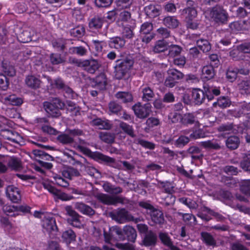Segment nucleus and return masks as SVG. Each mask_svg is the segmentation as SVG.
Returning a JSON list of instances; mask_svg holds the SVG:
<instances>
[{"label":"nucleus","instance_id":"nucleus-1","mask_svg":"<svg viewBox=\"0 0 250 250\" xmlns=\"http://www.w3.org/2000/svg\"><path fill=\"white\" fill-rule=\"evenodd\" d=\"M117 235L120 240L125 239V235L128 240L134 242L137 237V233L135 229L130 226H125L122 229L117 226L112 227L109 229L108 232L104 231V240L106 243L113 245L115 241L114 235Z\"/></svg>","mask_w":250,"mask_h":250},{"label":"nucleus","instance_id":"nucleus-2","mask_svg":"<svg viewBox=\"0 0 250 250\" xmlns=\"http://www.w3.org/2000/svg\"><path fill=\"white\" fill-rule=\"evenodd\" d=\"M44 108L48 114L52 117H58L61 115L60 109L66 106L67 110L71 113L72 115H77L79 112V109L75 104L71 101H67L66 104L59 99H54L51 103L45 102L43 104Z\"/></svg>","mask_w":250,"mask_h":250},{"label":"nucleus","instance_id":"nucleus-3","mask_svg":"<svg viewBox=\"0 0 250 250\" xmlns=\"http://www.w3.org/2000/svg\"><path fill=\"white\" fill-rule=\"evenodd\" d=\"M181 123L186 125L194 124L195 128L193 132L190 135L191 138L196 139L206 136L203 130L200 128L201 124L197 121L193 113H187L182 116Z\"/></svg>","mask_w":250,"mask_h":250},{"label":"nucleus","instance_id":"nucleus-4","mask_svg":"<svg viewBox=\"0 0 250 250\" xmlns=\"http://www.w3.org/2000/svg\"><path fill=\"white\" fill-rule=\"evenodd\" d=\"M110 215L113 220L119 223H124L130 221L137 222V219H134L127 211L123 208L113 211L110 213Z\"/></svg>","mask_w":250,"mask_h":250},{"label":"nucleus","instance_id":"nucleus-5","mask_svg":"<svg viewBox=\"0 0 250 250\" xmlns=\"http://www.w3.org/2000/svg\"><path fill=\"white\" fill-rule=\"evenodd\" d=\"M139 205L147 209L150 214L152 221L156 224H161L164 221V217L161 211L155 209L150 204L144 202H141Z\"/></svg>","mask_w":250,"mask_h":250},{"label":"nucleus","instance_id":"nucleus-6","mask_svg":"<svg viewBox=\"0 0 250 250\" xmlns=\"http://www.w3.org/2000/svg\"><path fill=\"white\" fill-rule=\"evenodd\" d=\"M209 16L216 22L224 23L227 21L228 14L221 6H216L209 11Z\"/></svg>","mask_w":250,"mask_h":250},{"label":"nucleus","instance_id":"nucleus-7","mask_svg":"<svg viewBox=\"0 0 250 250\" xmlns=\"http://www.w3.org/2000/svg\"><path fill=\"white\" fill-rule=\"evenodd\" d=\"M48 83L50 84V86L53 88L61 89L63 88L65 91L64 96L68 98H74L76 94L73 93L72 90L67 86H64L62 80L57 79L52 81L48 77H45Z\"/></svg>","mask_w":250,"mask_h":250},{"label":"nucleus","instance_id":"nucleus-8","mask_svg":"<svg viewBox=\"0 0 250 250\" xmlns=\"http://www.w3.org/2000/svg\"><path fill=\"white\" fill-rule=\"evenodd\" d=\"M205 99V93L202 90L198 88L193 89L192 91L191 99H188L187 95L183 97L184 102L189 104L191 102L196 104H201Z\"/></svg>","mask_w":250,"mask_h":250},{"label":"nucleus","instance_id":"nucleus-9","mask_svg":"<svg viewBox=\"0 0 250 250\" xmlns=\"http://www.w3.org/2000/svg\"><path fill=\"white\" fill-rule=\"evenodd\" d=\"M167 76L165 80L166 86L169 87H173L177 83V81L181 79L183 77L182 73L175 69L168 70Z\"/></svg>","mask_w":250,"mask_h":250},{"label":"nucleus","instance_id":"nucleus-10","mask_svg":"<svg viewBox=\"0 0 250 250\" xmlns=\"http://www.w3.org/2000/svg\"><path fill=\"white\" fill-rule=\"evenodd\" d=\"M118 24L121 26L135 27V21L131 18L129 12L123 11L120 14Z\"/></svg>","mask_w":250,"mask_h":250},{"label":"nucleus","instance_id":"nucleus-11","mask_svg":"<svg viewBox=\"0 0 250 250\" xmlns=\"http://www.w3.org/2000/svg\"><path fill=\"white\" fill-rule=\"evenodd\" d=\"M66 210L69 216V217L67 219L68 222L73 227L81 228L83 225L81 220L82 217L73 210L70 207H67Z\"/></svg>","mask_w":250,"mask_h":250},{"label":"nucleus","instance_id":"nucleus-12","mask_svg":"<svg viewBox=\"0 0 250 250\" xmlns=\"http://www.w3.org/2000/svg\"><path fill=\"white\" fill-rule=\"evenodd\" d=\"M42 226L43 228L49 233L56 231L57 229L56 221L50 214H47V215L45 216V218L42 221Z\"/></svg>","mask_w":250,"mask_h":250},{"label":"nucleus","instance_id":"nucleus-13","mask_svg":"<svg viewBox=\"0 0 250 250\" xmlns=\"http://www.w3.org/2000/svg\"><path fill=\"white\" fill-rule=\"evenodd\" d=\"M150 105L149 104H146L144 105H142L139 103L133 106V109L137 117L140 118H144L148 115L150 111Z\"/></svg>","mask_w":250,"mask_h":250},{"label":"nucleus","instance_id":"nucleus-14","mask_svg":"<svg viewBox=\"0 0 250 250\" xmlns=\"http://www.w3.org/2000/svg\"><path fill=\"white\" fill-rule=\"evenodd\" d=\"M82 134V130L75 129L69 131V135L64 133L58 136L57 139L62 144H70L73 142V138L71 136H79Z\"/></svg>","mask_w":250,"mask_h":250},{"label":"nucleus","instance_id":"nucleus-15","mask_svg":"<svg viewBox=\"0 0 250 250\" xmlns=\"http://www.w3.org/2000/svg\"><path fill=\"white\" fill-rule=\"evenodd\" d=\"M6 193L8 198L14 203H18L21 199L20 190L13 185L7 187Z\"/></svg>","mask_w":250,"mask_h":250},{"label":"nucleus","instance_id":"nucleus-16","mask_svg":"<svg viewBox=\"0 0 250 250\" xmlns=\"http://www.w3.org/2000/svg\"><path fill=\"white\" fill-rule=\"evenodd\" d=\"M97 198L102 203L107 205H115L122 203V199L119 196H110L103 193H98Z\"/></svg>","mask_w":250,"mask_h":250},{"label":"nucleus","instance_id":"nucleus-17","mask_svg":"<svg viewBox=\"0 0 250 250\" xmlns=\"http://www.w3.org/2000/svg\"><path fill=\"white\" fill-rule=\"evenodd\" d=\"M187 5L188 7L180 11L181 12V15H184L186 14L185 18L187 20H193L197 16V11L193 7H190V6H193L194 2L192 0H187Z\"/></svg>","mask_w":250,"mask_h":250},{"label":"nucleus","instance_id":"nucleus-18","mask_svg":"<svg viewBox=\"0 0 250 250\" xmlns=\"http://www.w3.org/2000/svg\"><path fill=\"white\" fill-rule=\"evenodd\" d=\"M43 185L44 188L47 189L49 192L55 195L58 199L64 201L70 200L69 197L65 193L62 192L61 191L55 188L52 186L49 183L43 182Z\"/></svg>","mask_w":250,"mask_h":250},{"label":"nucleus","instance_id":"nucleus-19","mask_svg":"<svg viewBox=\"0 0 250 250\" xmlns=\"http://www.w3.org/2000/svg\"><path fill=\"white\" fill-rule=\"evenodd\" d=\"M1 102L6 105L20 106L23 103V100L15 95H11L2 98Z\"/></svg>","mask_w":250,"mask_h":250},{"label":"nucleus","instance_id":"nucleus-20","mask_svg":"<svg viewBox=\"0 0 250 250\" xmlns=\"http://www.w3.org/2000/svg\"><path fill=\"white\" fill-rule=\"evenodd\" d=\"M145 11L147 16L151 18H155L160 14L161 7L159 5L150 4L145 7Z\"/></svg>","mask_w":250,"mask_h":250},{"label":"nucleus","instance_id":"nucleus-21","mask_svg":"<svg viewBox=\"0 0 250 250\" xmlns=\"http://www.w3.org/2000/svg\"><path fill=\"white\" fill-rule=\"evenodd\" d=\"M25 83L28 87L36 89L40 87L41 82L37 77L30 75L26 77Z\"/></svg>","mask_w":250,"mask_h":250},{"label":"nucleus","instance_id":"nucleus-22","mask_svg":"<svg viewBox=\"0 0 250 250\" xmlns=\"http://www.w3.org/2000/svg\"><path fill=\"white\" fill-rule=\"evenodd\" d=\"M163 187L165 192L168 194L166 198V202L168 204H173L175 201V197L172 195L174 190L172 184L169 182H166L163 184Z\"/></svg>","mask_w":250,"mask_h":250},{"label":"nucleus","instance_id":"nucleus-23","mask_svg":"<svg viewBox=\"0 0 250 250\" xmlns=\"http://www.w3.org/2000/svg\"><path fill=\"white\" fill-rule=\"evenodd\" d=\"M37 122L39 125L42 127V131L44 132L47 133L49 134L55 135L57 133V130L51 127L50 126L45 125L47 123V121L46 118H42L37 119Z\"/></svg>","mask_w":250,"mask_h":250},{"label":"nucleus","instance_id":"nucleus-24","mask_svg":"<svg viewBox=\"0 0 250 250\" xmlns=\"http://www.w3.org/2000/svg\"><path fill=\"white\" fill-rule=\"evenodd\" d=\"M125 41L120 37H115L110 39L108 44L111 48L119 49L124 47Z\"/></svg>","mask_w":250,"mask_h":250},{"label":"nucleus","instance_id":"nucleus-25","mask_svg":"<svg viewBox=\"0 0 250 250\" xmlns=\"http://www.w3.org/2000/svg\"><path fill=\"white\" fill-rule=\"evenodd\" d=\"M214 76V72L212 65H207L203 67L202 70V79L207 81L212 79Z\"/></svg>","mask_w":250,"mask_h":250},{"label":"nucleus","instance_id":"nucleus-26","mask_svg":"<svg viewBox=\"0 0 250 250\" xmlns=\"http://www.w3.org/2000/svg\"><path fill=\"white\" fill-rule=\"evenodd\" d=\"M94 84L92 85L97 87L100 90H103L105 88L106 84V78L104 74H101L98 76L93 81Z\"/></svg>","mask_w":250,"mask_h":250},{"label":"nucleus","instance_id":"nucleus-27","mask_svg":"<svg viewBox=\"0 0 250 250\" xmlns=\"http://www.w3.org/2000/svg\"><path fill=\"white\" fill-rule=\"evenodd\" d=\"M103 20L99 16H95L89 22V27L91 30L100 29L103 25Z\"/></svg>","mask_w":250,"mask_h":250},{"label":"nucleus","instance_id":"nucleus-28","mask_svg":"<svg viewBox=\"0 0 250 250\" xmlns=\"http://www.w3.org/2000/svg\"><path fill=\"white\" fill-rule=\"evenodd\" d=\"M75 208L81 212L87 215H92L95 213L94 210L92 208L82 203H76Z\"/></svg>","mask_w":250,"mask_h":250},{"label":"nucleus","instance_id":"nucleus-29","mask_svg":"<svg viewBox=\"0 0 250 250\" xmlns=\"http://www.w3.org/2000/svg\"><path fill=\"white\" fill-rule=\"evenodd\" d=\"M2 68L5 75L12 77L15 75V70L13 66L7 61H4L2 62Z\"/></svg>","mask_w":250,"mask_h":250},{"label":"nucleus","instance_id":"nucleus-30","mask_svg":"<svg viewBox=\"0 0 250 250\" xmlns=\"http://www.w3.org/2000/svg\"><path fill=\"white\" fill-rule=\"evenodd\" d=\"M205 89L206 95L208 101L213 99V95L218 96L220 93L219 88L217 87H205Z\"/></svg>","mask_w":250,"mask_h":250},{"label":"nucleus","instance_id":"nucleus-31","mask_svg":"<svg viewBox=\"0 0 250 250\" xmlns=\"http://www.w3.org/2000/svg\"><path fill=\"white\" fill-rule=\"evenodd\" d=\"M168 43L164 40H160L157 41L154 46L153 47V50L155 53H160L164 52L168 49Z\"/></svg>","mask_w":250,"mask_h":250},{"label":"nucleus","instance_id":"nucleus-32","mask_svg":"<svg viewBox=\"0 0 250 250\" xmlns=\"http://www.w3.org/2000/svg\"><path fill=\"white\" fill-rule=\"evenodd\" d=\"M165 25L169 28H175L179 24V21L177 19L173 16H168L164 20Z\"/></svg>","mask_w":250,"mask_h":250},{"label":"nucleus","instance_id":"nucleus-33","mask_svg":"<svg viewBox=\"0 0 250 250\" xmlns=\"http://www.w3.org/2000/svg\"><path fill=\"white\" fill-rule=\"evenodd\" d=\"M198 47L204 52H207L211 49V46L208 41L204 39H200L196 42Z\"/></svg>","mask_w":250,"mask_h":250},{"label":"nucleus","instance_id":"nucleus-34","mask_svg":"<svg viewBox=\"0 0 250 250\" xmlns=\"http://www.w3.org/2000/svg\"><path fill=\"white\" fill-rule=\"evenodd\" d=\"M62 238L66 243H70L75 240L76 235L72 230L68 229L63 232Z\"/></svg>","mask_w":250,"mask_h":250},{"label":"nucleus","instance_id":"nucleus-35","mask_svg":"<svg viewBox=\"0 0 250 250\" xmlns=\"http://www.w3.org/2000/svg\"><path fill=\"white\" fill-rule=\"evenodd\" d=\"M3 210L7 215L14 217L18 216L17 210H16V206H15L4 205L3 207Z\"/></svg>","mask_w":250,"mask_h":250},{"label":"nucleus","instance_id":"nucleus-36","mask_svg":"<svg viewBox=\"0 0 250 250\" xmlns=\"http://www.w3.org/2000/svg\"><path fill=\"white\" fill-rule=\"evenodd\" d=\"M117 99L124 103H127L132 101V95L128 92H119L116 95Z\"/></svg>","mask_w":250,"mask_h":250},{"label":"nucleus","instance_id":"nucleus-37","mask_svg":"<svg viewBox=\"0 0 250 250\" xmlns=\"http://www.w3.org/2000/svg\"><path fill=\"white\" fill-rule=\"evenodd\" d=\"M156 235L152 232H149L146 234L143 242L146 246H150L155 244L156 241Z\"/></svg>","mask_w":250,"mask_h":250},{"label":"nucleus","instance_id":"nucleus-38","mask_svg":"<svg viewBox=\"0 0 250 250\" xmlns=\"http://www.w3.org/2000/svg\"><path fill=\"white\" fill-rule=\"evenodd\" d=\"M0 222L5 231L10 233L13 232L14 227L7 218L1 217L0 220Z\"/></svg>","mask_w":250,"mask_h":250},{"label":"nucleus","instance_id":"nucleus-39","mask_svg":"<svg viewBox=\"0 0 250 250\" xmlns=\"http://www.w3.org/2000/svg\"><path fill=\"white\" fill-rule=\"evenodd\" d=\"M101 139L107 143H112L115 138V135L107 132H101L100 134Z\"/></svg>","mask_w":250,"mask_h":250},{"label":"nucleus","instance_id":"nucleus-40","mask_svg":"<svg viewBox=\"0 0 250 250\" xmlns=\"http://www.w3.org/2000/svg\"><path fill=\"white\" fill-rule=\"evenodd\" d=\"M169 52V55L171 57H174L175 56L179 55L181 51V48L177 45L170 44L168 46Z\"/></svg>","mask_w":250,"mask_h":250},{"label":"nucleus","instance_id":"nucleus-41","mask_svg":"<svg viewBox=\"0 0 250 250\" xmlns=\"http://www.w3.org/2000/svg\"><path fill=\"white\" fill-rule=\"evenodd\" d=\"M88 64L85 68V69L89 73H94L95 71L99 68V64L98 62L95 60H91L90 62H85V64Z\"/></svg>","mask_w":250,"mask_h":250},{"label":"nucleus","instance_id":"nucleus-42","mask_svg":"<svg viewBox=\"0 0 250 250\" xmlns=\"http://www.w3.org/2000/svg\"><path fill=\"white\" fill-rule=\"evenodd\" d=\"M229 104L230 102L229 99L226 98V97H223L219 98L217 100V102H214L213 104V106L214 107L218 106L221 108H225L229 106Z\"/></svg>","mask_w":250,"mask_h":250},{"label":"nucleus","instance_id":"nucleus-43","mask_svg":"<svg viewBox=\"0 0 250 250\" xmlns=\"http://www.w3.org/2000/svg\"><path fill=\"white\" fill-rule=\"evenodd\" d=\"M79 174V172L75 169L71 167H68L62 172L63 176L68 179H71L73 176H77Z\"/></svg>","mask_w":250,"mask_h":250},{"label":"nucleus","instance_id":"nucleus-44","mask_svg":"<svg viewBox=\"0 0 250 250\" xmlns=\"http://www.w3.org/2000/svg\"><path fill=\"white\" fill-rule=\"evenodd\" d=\"M218 129L219 131L222 132V135L225 137H227V135L233 133L232 125H222Z\"/></svg>","mask_w":250,"mask_h":250},{"label":"nucleus","instance_id":"nucleus-45","mask_svg":"<svg viewBox=\"0 0 250 250\" xmlns=\"http://www.w3.org/2000/svg\"><path fill=\"white\" fill-rule=\"evenodd\" d=\"M8 164L10 167L15 170L19 169L21 167V163L20 160L19 158L15 157H11Z\"/></svg>","mask_w":250,"mask_h":250},{"label":"nucleus","instance_id":"nucleus-46","mask_svg":"<svg viewBox=\"0 0 250 250\" xmlns=\"http://www.w3.org/2000/svg\"><path fill=\"white\" fill-rule=\"evenodd\" d=\"M179 201L191 209H195L198 206L196 202L190 198H181L179 199Z\"/></svg>","mask_w":250,"mask_h":250},{"label":"nucleus","instance_id":"nucleus-47","mask_svg":"<svg viewBox=\"0 0 250 250\" xmlns=\"http://www.w3.org/2000/svg\"><path fill=\"white\" fill-rule=\"evenodd\" d=\"M143 100L145 101H149L154 96L153 91L148 87L143 89Z\"/></svg>","mask_w":250,"mask_h":250},{"label":"nucleus","instance_id":"nucleus-48","mask_svg":"<svg viewBox=\"0 0 250 250\" xmlns=\"http://www.w3.org/2000/svg\"><path fill=\"white\" fill-rule=\"evenodd\" d=\"M203 241L208 245L214 246L215 242L212 236L207 232H202L201 234Z\"/></svg>","mask_w":250,"mask_h":250},{"label":"nucleus","instance_id":"nucleus-49","mask_svg":"<svg viewBox=\"0 0 250 250\" xmlns=\"http://www.w3.org/2000/svg\"><path fill=\"white\" fill-rule=\"evenodd\" d=\"M85 32L84 28L83 26H78L71 31V34L74 37L80 38L83 36Z\"/></svg>","mask_w":250,"mask_h":250},{"label":"nucleus","instance_id":"nucleus-50","mask_svg":"<svg viewBox=\"0 0 250 250\" xmlns=\"http://www.w3.org/2000/svg\"><path fill=\"white\" fill-rule=\"evenodd\" d=\"M119 126L125 132L131 137L134 136L132 126L124 122L120 123Z\"/></svg>","mask_w":250,"mask_h":250},{"label":"nucleus","instance_id":"nucleus-51","mask_svg":"<svg viewBox=\"0 0 250 250\" xmlns=\"http://www.w3.org/2000/svg\"><path fill=\"white\" fill-rule=\"evenodd\" d=\"M182 116L179 112H171L168 115V120L173 123L180 121L181 123Z\"/></svg>","mask_w":250,"mask_h":250},{"label":"nucleus","instance_id":"nucleus-52","mask_svg":"<svg viewBox=\"0 0 250 250\" xmlns=\"http://www.w3.org/2000/svg\"><path fill=\"white\" fill-rule=\"evenodd\" d=\"M159 237L162 242L165 245L169 247L170 249L172 248V247H174V246L172 245V243L167 234L165 233H161Z\"/></svg>","mask_w":250,"mask_h":250},{"label":"nucleus","instance_id":"nucleus-53","mask_svg":"<svg viewBox=\"0 0 250 250\" xmlns=\"http://www.w3.org/2000/svg\"><path fill=\"white\" fill-rule=\"evenodd\" d=\"M133 0H117L116 3L117 7L119 9L127 8L132 3Z\"/></svg>","mask_w":250,"mask_h":250},{"label":"nucleus","instance_id":"nucleus-54","mask_svg":"<svg viewBox=\"0 0 250 250\" xmlns=\"http://www.w3.org/2000/svg\"><path fill=\"white\" fill-rule=\"evenodd\" d=\"M123 30L122 31L123 36L127 39H131L133 37V29L135 27H130L128 26H122Z\"/></svg>","mask_w":250,"mask_h":250},{"label":"nucleus","instance_id":"nucleus-55","mask_svg":"<svg viewBox=\"0 0 250 250\" xmlns=\"http://www.w3.org/2000/svg\"><path fill=\"white\" fill-rule=\"evenodd\" d=\"M152 25L148 22L144 23L141 26L140 33L141 34H148L152 30Z\"/></svg>","mask_w":250,"mask_h":250},{"label":"nucleus","instance_id":"nucleus-56","mask_svg":"<svg viewBox=\"0 0 250 250\" xmlns=\"http://www.w3.org/2000/svg\"><path fill=\"white\" fill-rule=\"evenodd\" d=\"M9 83L5 75H0V89L6 90L8 87Z\"/></svg>","mask_w":250,"mask_h":250},{"label":"nucleus","instance_id":"nucleus-57","mask_svg":"<svg viewBox=\"0 0 250 250\" xmlns=\"http://www.w3.org/2000/svg\"><path fill=\"white\" fill-rule=\"evenodd\" d=\"M189 138L185 136H181L175 142V145L178 147H182L189 142Z\"/></svg>","mask_w":250,"mask_h":250},{"label":"nucleus","instance_id":"nucleus-58","mask_svg":"<svg viewBox=\"0 0 250 250\" xmlns=\"http://www.w3.org/2000/svg\"><path fill=\"white\" fill-rule=\"evenodd\" d=\"M202 145L204 147L208 148L217 149L219 147L218 144L213 141L203 142H202Z\"/></svg>","mask_w":250,"mask_h":250},{"label":"nucleus","instance_id":"nucleus-59","mask_svg":"<svg viewBox=\"0 0 250 250\" xmlns=\"http://www.w3.org/2000/svg\"><path fill=\"white\" fill-rule=\"evenodd\" d=\"M239 53L250 54V43L242 44L237 47Z\"/></svg>","mask_w":250,"mask_h":250},{"label":"nucleus","instance_id":"nucleus-60","mask_svg":"<svg viewBox=\"0 0 250 250\" xmlns=\"http://www.w3.org/2000/svg\"><path fill=\"white\" fill-rule=\"evenodd\" d=\"M50 61L53 64H58L62 62L64 60L59 55L52 54L50 56Z\"/></svg>","mask_w":250,"mask_h":250},{"label":"nucleus","instance_id":"nucleus-61","mask_svg":"<svg viewBox=\"0 0 250 250\" xmlns=\"http://www.w3.org/2000/svg\"><path fill=\"white\" fill-rule=\"evenodd\" d=\"M113 0H95V3L98 7H107L110 5Z\"/></svg>","mask_w":250,"mask_h":250},{"label":"nucleus","instance_id":"nucleus-62","mask_svg":"<svg viewBox=\"0 0 250 250\" xmlns=\"http://www.w3.org/2000/svg\"><path fill=\"white\" fill-rule=\"evenodd\" d=\"M109 108L111 112L116 113L121 110V107L118 104L115 102H112L110 103Z\"/></svg>","mask_w":250,"mask_h":250},{"label":"nucleus","instance_id":"nucleus-63","mask_svg":"<svg viewBox=\"0 0 250 250\" xmlns=\"http://www.w3.org/2000/svg\"><path fill=\"white\" fill-rule=\"evenodd\" d=\"M226 78L227 80L233 82L234 80V68L233 67H229L226 73Z\"/></svg>","mask_w":250,"mask_h":250},{"label":"nucleus","instance_id":"nucleus-64","mask_svg":"<svg viewBox=\"0 0 250 250\" xmlns=\"http://www.w3.org/2000/svg\"><path fill=\"white\" fill-rule=\"evenodd\" d=\"M165 10L167 12L174 13L176 11L175 5L171 2H167L164 6Z\"/></svg>","mask_w":250,"mask_h":250}]
</instances>
